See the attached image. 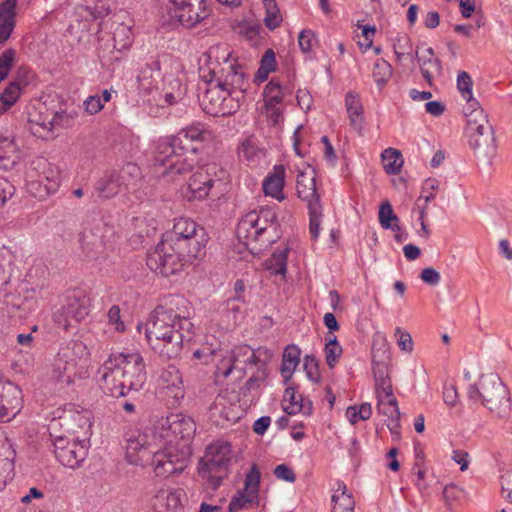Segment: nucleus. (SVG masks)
Listing matches in <instances>:
<instances>
[{
    "label": "nucleus",
    "mask_w": 512,
    "mask_h": 512,
    "mask_svg": "<svg viewBox=\"0 0 512 512\" xmlns=\"http://www.w3.org/2000/svg\"><path fill=\"white\" fill-rule=\"evenodd\" d=\"M205 229L186 217L176 219L155 249L147 255V266L165 277L175 275L183 266L204 253Z\"/></svg>",
    "instance_id": "f257e3e1"
},
{
    "label": "nucleus",
    "mask_w": 512,
    "mask_h": 512,
    "mask_svg": "<svg viewBox=\"0 0 512 512\" xmlns=\"http://www.w3.org/2000/svg\"><path fill=\"white\" fill-rule=\"evenodd\" d=\"M154 430L153 424L144 429H130L125 433L128 462L143 466L151 460L154 473L159 477L167 478L182 473L189 463V451L164 449L162 436Z\"/></svg>",
    "instance_id": "f03ea898"
},
{
    "label": "nucleus",
    "mask_w": 512,
    "mask_h": 512,
    "mask_svg": "<svg viewBox=\"0 0 512 512\" xmlns=\"http://www.w3.org/2000/svg\"><path fill=\"white\" fill-rule=\"evenodd\" d=\"M193 324L188 316L181 315L166 305L157 306L146 326V339L152 350L165 359L180 355L183 342L191 339Z\"/></svg>",
    "instance_id": "7ed1b4c3"
},
{
    "label": "nucleus",
    "mask_w": 512,
    "mask_h": 512,
    "mask_svg": "<svg viewBox=\"0 0 512 512\" xmlns=\"http://www.w3.org/2000/svg\"><path fill=\"white\" fill-rule=\"evenodd\" d=\"M98 375L104 393L115 398L140 391L147 379L144 358L137 351L111 353Z\"/></svg>",
    "instance_id": "20e7f679"
},
{
    "label": "nucleus",
    "mask_w": 512,
    "mask_h": 512,
    "mask_svg": "<svg viewBox=\"0 0 512 512\" xmlns=\"http://www.w3.org/2000/svg\"><path fill=\"white\" fill-rule=\"evenodd\" d=\"M238 240L252 253H258L279 237L277 215L269 208L250 211L236 228Z\"/></svg>",
    "instance_id": "39448f33"
},
{
    "label": "nucleus",
    "mask_w": 512,
    "mask_h": 512,
    "mask_svg": "<svg viewBox=\"0 0 512 512\" xmlns=\"http://www.w3.org/2000/svg\"><path fill=\"white\" fill-rule=\"evenodd\" d=\"M467 395L471 400H481L483 406L497 418L506 419L511 412L509 390L496 374L482 375L476 384L469 385Z\"/></svg>",
    "instance_id": "423d86ee"
},
{
    "label": "nucleus",
    "mask_w": 512,
    "mask_h": 512,
    "mask_svg": "<svg viewBox=\"0 0 512 512\" xmlns=\"http://www.w3.org/2000/svg\"><path fill=\"white\" fill-rule=\"evenodd\" d=\"M231 445L216 441L207 446L204 456L198 463V474L209 486L216 490L230 474Z\"/></svg>",
    "instance_id": "0eeeda50"
},
{
    "label": "nucleus",
    "mask_w": 512,
    "mask_h": 512,
    "mask_svg": "<svg viewBox=\"0 0 512 512\" xmlns=\"http://www.w3.org/2000/svg\"><path fill=\"white\" fill-rule=\"evenodd\" d=\"M155 430L161 437L164 449L173 450L187 449L189 455L191 450L189 442L196 431L195 422L191 417L180 413H171L167 417H161L154 423Z\"/></svg>",
    "instance_id": "6e6552de"
},
{
    "label": "nucleus",
    "mask_w": 512,
    "mask_h": 512,
    "mask_svg": "<svg viewBox=\"0 0 512 512\" xmlns=\"http://www.w3.org/2000/svg\"><path fill=\"white\" fill-rule=\"evenodd\" d=\"M197 152L187 151L176 147L174 143L160 138L155 144L154 163L162 167V176L174 178L192 171L197 159Z\"/></svg>",
    "instance_id": "1a4fd4ad"
},
{
    "label": "nucleus",
    "mask_w": 512,
    "mask_h": 512,
    "mask_svg": "<svg viewBox=\"0 0 512 512\" xmlns=\"http://www.w3.org/2000/svg\"><path fill=\"white\" fill-rule=\"evenodd\" d=\"M228 177V171L220 164H206L190 177L186 198L191 201L204 200L210 194L218 196L224 191Z\"/></svg>",
    "instance_id": "9d476101"
},
{
    "label": "nucleus",
    "mask_w": 512,
    "mask_h": 512,
    "mask_svg": "<svg viewBox=\"0 0 512 512\" xmlns=\"http://www.w3.org/2000/svg\"><path fill=\"white\" fill-rule=\"evenodd\" d=\"M83 422L82 436H59L54 442V454L58 461L69 468L75 469L86 459L90 446L91 423L87 418L79 417Z\"/></svg>",
    "instance_id": "9b49d317"
},
{
    "label": "nucleus",
    "mask_w": 512,
    "mask_h": 512,
    "mask_svg": "<svg viewBox=\"0 0 512 512\" xmlns=\"http://www.w3.org/2000/svg\"><path fill=\"white\" fill-rule=\"evenodd\" d=\"M89 350L85 343L79 340L70 341L57 354L53 364L54 377L62 382L71 383L77 374L81 361H86Z\"/></svg>",
    "instance_id": "f8f14e48"
},
{
    "label": "nucleus",
    "mask_w": 512,
    "mask_h": 512,
    "mask_svg": "<svg viewBox=\"0 0 512 512\" xmlns=\"http://www.w3.org/2000/svg\"><path fill=\"white\" fill-rule=\"evenodd\" d=\"M201 77L207 83H216L229 90L234 95L243 98L248 81L242 67L236 62H226L225 66H209V74H205V68H200Z\"/></svg>",
    "instance_id": "ddd939ff"
},
{
    "label": "nucleus",
    "mask_w": 512,
    "mask_h": 512,
    "mask_svg": "<svg viewBox=\"0 0 512 512\" xmlns=\"http://www.w3.org/2000/svg\"><path fill=\"white\" fill-rule=\"evenodd\" d=\"M201 105L203 110L212 116H228L234 114L240 107L241 98L216 83H208Z\"/></svg>",
    "instance_id": "4468645a"
},
{
    "label": "nucleus",
    "mask_w": 512,
    "mask_h": 512,
    "mask_svg": "<svg viewBox=\"0 0 512 512\" xmlns=\"http://www.w3.org/2000/svg\"><path fill=\"white\" fill-rule=\"evenodd\" d=\"M90 298L82 294L65 297L63 304L53 313V320L58 327L68 330L72 322H81L90 312Z\"/></svg>",
    "instance_id": "2eb2a0df"
},
{
    "label": "nucleus",
    "mask_w": 512,
    "mask_h": 512,
    "mask_svg": "<svg viewBox=\"0 0 512 512\" xmlns=\"http://www.w3.org/2000/svg\"><path fill=\"white\" fill-rule=\"evenodd\" d=\"M481 123L468 126L470 131L469 145L477 156L491 159L496 154V142L493 127L489 124L487 115L478 112Z\"/></svg>",
    "instance_id": "dca6fc26"
},
{
    "label": "nucleus",
    "mask_w": 512,
    "mask_h": 512,
    "mask_svg": "<svg viewBox=\"0 0 512 512\" xmlns=\"http://www.w3.org/2000/svg\"><path fill=\"white\" fill-rule=\"evenodd\" d=\"M69 120L64 111H56L51 115L42 113L36 108L27 112L26 128L34 136L41 139H48L52 136V130L56 126L64 127Z\"/></svg>",
    "instance_id": "f3484780"
},
{
    "label": "nucleus",
    "mask_w": 512,
    "mask_h": 512,
    "mask_svg": "<svg viewBox=\"0 0 512 512\" xmlns=\"http://www.w3.org/2000/svg\"><path fill=\"white\" fill-rule=\"evenodd\" d=\"M38 165L42 166V171L38 174L37 179L29 181L28 188L35 197L44 199L57 192L61 183V175L59 168L46 160H40Z\"/></svg>",
    "instance_id": "a211bd4d"
},
{
    "label": "nucleus",
    "mask_w": 512,
    "mask_h": 512,
    "mask_svg": "<svg viewBox=\"0 0 512 512\" xmlns=\"http://www.w3.org/2000/svg\"><path fill=\"white\" fill-rule=\"evenodd\" d=\"M212 137V132L204 124L195 122L181 129L176 135L164 139L171 141L180 149L198 152L196 144L209 141Z\"/></svg>",
    "instance_id": "6ab92c4d"
},
{
    "label": "nucleus",
    "mask_w": 512,
    "mask_h": 512,
    "mask_svg": "<svg viewBox=\"0 0 512 512\" xmlns=\"http://www.w3.org/2000/svg\"><path fill=\"white\" fill-rule=\"evenodd\" d=\"M22 407V392L11 382H0V421L14 418Z\"/></svg>",
    "instance_id": "aec40b11"
},
{
    "label": "nucleus",
    "mask_w": 512,
    "mask_h": 512,
    "mask_svg": "<svg viewBox=\"0 0 512 512\" xmlns=\"http://www.w3.org/2000/svg\"><path fill=\"white\" fill-rule=\"evenodd\" d=\"M162 392L168 398V404L175 406L185 396L183 380L180 371L174 365H169L160 374Z\"/></svg>",
    "instance_id": "412c9836"
},
{
    "label": "nucleus",
    "mask_w": 512,
    "mask_h": 512,
    "mask_svg": "<svg viewBox=\"0 0 512 512\" xmlns=\"http://www.w3.org/2000/svg\"><path fill=\"white\" fill-rule=\"evenodd\" d=\"M172 20L178 22L185 28H193L209 16L207 2L188 7H181L180 12L168 11Z\"/></svg>",
    "instance_id": "4be33fe9"
},
{
    "label": "nucleus",
    "mask_w": 512,
    "mask_h": 512,
    "mask_svg": "<svg viewBox=\"0 0 512 512\" xmlns=\"http://www.w3.org/2000/svg\"><path fill=\"white\" fill-rule=\"evenodd\" d=\"M415 60L419 64L424 80L431 86L433 79L442 74V64L440 59L435 56L433 48L429 47L426 48L421 55L416 51Z\"/></svg>",
    "instance_id": "5701e85b"
},
{
    "label": "nucleus",
    "mask_w": 512,
    "mask_h": 512,
    "mask_svg": "<svg viewBox=\"0 0 512 512\" xmlns=\"http://www.w3.org/2000/svg\"><path fill=\"white\" fill-rule=\"evenodd\" d=\"M296 189L298 197L307 203V207H310V204L314 202L320 203L314 170L298 172Z\"/></svg>",
    "instance_id": "b1692460"
},
{
    "label": "nucleus",
    "mask_w": 512,
    "mask_h": 512,
    "mask_svg": "<svg viewBox=\"0 0 512 512\" xmlns=\"http://www.w3.org/2000/svg\"><path fill=\"white\" fill-rule=\"evenodd\" d=\"M17 0H5L0 3V46L11 36L16 25Z\"/></svg>",
    "instance_id": "393cba45"
},
{
    "label": "nucleus",
    "mask_w": 512,
    "mask_h": 512,
    "mask_svg": "<svg viewBox=\"0 0 512 512\" xmlns=\"http://www.w3.org/2000/svg\"><path fill=\"white\" fill-rule=\"evenodd\" d=\"M285 185V169L282 165H275L270 173L265 177L262 188L267 196H271L278 201H282L285 196L283 188Z\"/></svg>",
    "instance_id": "a878e982"
},
{
    "label": "nucleus",
    "mask_w": 512,
    "mask_h": 512,
    "mask_svg": "<svg viewBox=\"0 0 512 512\" xmlns=\"http://www.w3.org/2000/svg\"><path fill=\"white\" fill-rule=\"evenodd\" d=\"M124 188H129V183L122 181L117 171L105 173L95 187L98 196L103 199L116 196Z\"/></svg>",
    "instance_id": "bb28decb"
},
{
    "label": "nucleus",
    "mask_w": 512,
    "mask_h": 512,
    "mask_svg": "<svg viewBox=\"0 0 512 512\" xmlns=\"http://www.w3.org/2000/svg\"><path fill=\"white\" fill-rule=\"evenodd\" d=\"M386 416L388 417V422L386 426L392 433L395 439H399L400 437V417L401 413L398 407V401L393 394V387L391 384L386 383Z\"/></svg>",
    "instance_id": "cd10ccee"
},
{
    "label": "nucleus",
    "mask_w": 512,
    "mask_h": 512,
    "mask_svg": "<svg viewBox=\"0 0 512 512\" xmlns=\"http://www.w3.org/2000/svg\"><path fill=\"white\" fill-rule=\"evenodd\" d=\"M283 409L289 415L302 413L310 415L312 413V402L305 400L302 395H298L294 388H286L283 396Z\"/></svg>",
    "instance_id": "c85d7f7f"
},
{
    "label": "nucleus",
    "mask_w": 512,
    "mask_h": 512,
    "mask_svg": "<svg viewBox=\"0 0 512 512\" xmlns=\"http://www.w3.org/2000/svg\"><path fill=\"white\" fill-rule=\"evenodd\" d=\"M345 107L351 127L358 133L363 128V106L358 94L349 91L345 97Z\"/></svg>",
    "instance_id": "c756f323"
},
{
    "label": "nucleus",
    "mask_w": 512,
    "mask_h": 512,
    "mask_svg": "<svg viewBox=\"0 0 512 512\" xmlns=\"http://www.w3.org/2000/svg\"><path fill=\"white\" fill-rule=\"evenodd\" d=\"M382 336L377 335L372 344V365L373 373L376 382V392L378 397L381 395V391H384V374H383V351L381 344Z\"/></svg>",
    "instance_id": "7c9ffc66"
},
{
    "label": "nucleus",
    "mask_w": 512,
    "mask_h": 512,
    "mask_svg": "<svg viewBox=\"0 0 512 512\" xmlns=\"http://www.w3.org/2000/svg\"><path fill=\"white\" fill-rule=\"evenodd\" d=\"M200 61L206 65L205 74H209V66L219 65L223 67L226 62H235L231 57L229 49L220 45L210 47L208 51L202 55Z\"/></svg>",
    "instance_id": "2f4dec72"
},
{
    "label": "nucleus",
    "mask_w": 512,
    "mask_h": 512,
    "mask_svg": "<svg viewBox=\"0 0 512 512\" xmlns=\"http://www.w3.org/2000/svg\"><path fill=\"white\" fill-rule=\"evenodd\" d=\"M301 350L297 345H288L282 355L280 372L285 382L289 381L300 363Z\"/></svg>",
    "instance_id": "473e14b6"
},
{
    "label": "nucleus",
    "mask_w": 512,
    "mask_h": 512,
    "mask_svg": "<svg viewBox=\"0 0 512 512\" xmlns=\"http://www.w3.org/2000/svg\"><path fill=\"white\" fill-rule=\"evenodd\" d=\"M251 355V348L248 345H241L235 347L231 351H227V368L220 367L222 369V376L228 377L234 369L243 370L244 367H239V364L247 365L249 357Z\"/></svg>",
    "instance_id": "72a5a7b5"
},
{
    "label": "nucleus",
    "mask_w": 512,
    "mask_h": 512,
    "mask_svg": "<svg viewBox=\"0 0 512 512\" xmlns=\"http://www.w3.org/2000/svg\"><path fill=\"white\" fill-rule=\"evenodd\" d=\"M332 512H354L355 501L343 482L338 483L332 495Z\"/></svg>",
    "instance_id": "f704fd0d"
},
{
    "label": "nucleus",
    "mask_w": 512,
    "mask_h": 512,
    "mask_svg": "<svg viewBox=\"0 0 512 512\" xmlns=\"http://www.w3.org/2000/svg\"><path fill=\"white\" fill-rule=\"evenodd\" d=\"M393 50L399 63H413L415 61V52L412 42L406 34L399 35L393 42Z\"/></svg>",
    "instance_id": "c9c22d12"
},
{
    "label": "nucleus",
    "mask_w": 512,
    "mask_h": 512,
    "mask_svg": "<svg viewBox=\"0 0 512 512\" xmlns=\"http://www.w3.org/2000/svg\"><path fill=\"white\" fill-rule=\"evenodd\" d=\"M290 248L285 246L282 249H277L270 258L265 261V268L272 275L285 276L287 272V258Z\"/></svg>",
    "instance_id": "e433bc0d"
},
{
    "label": "nucleus",
    "mask_w": 512,
    "mask_h": 512,
    "mask_svg": "<svg viewBox=\"0 0 512 512\" xmlns=\"http://www.w3.org/2000/svg\"><path fill=\"white\" fill-rule=\"evenodd\" d=\"M287 87H283L280 82L273 78L264 89L265 105H280L286 93H289Z\"/></svg>",
    "instance_id": "4c0bfd02"
},
{
    "label": "nucleus",
    "mask_w": 512,
    "mask_h": 512,
    "mask_svg": "<svg viewBox=\"0 0 512 512\" xmlns=\"http://www.w3.org/2000/svg\"><path fill=\"white\" fill-rule=\"evenodd\" d=\"M326 344L324 348L326 363L329 368H334L342 354V347L332 333L326 335Z\"/></svg>",
    "instance_id": "58836bf2"
},
{
    "label": "nucleus",
    "mask_w": 512,
    "mask_h": 512,
    "mask_svg": "<svg viewBox=\"0 0 512 512\" xmlns=\"http://www.w3.org/2000/svg\"><path fill=\"white\" fill-rule=\"evenodd\" d=\"M21 88L18 83L10 82L0 95V115L8 111L18 100Z\"/></svg>",
    "instance_id": "ea45409f"
},
{
    "label": "nucleus",
    "mask_w": 512,
    "mask_h": 512,
    "mask_svg": "<svg viewBox=\"0 0 512 512\" xmlns=\"http://www.w3.org/2000/svg\"><path fill=\"white\" fill-rule=\"evenodd\" d=\"M133 41L132 31L128 26L120 25L113 34V48L118 52L126 51Z\"/></svg>",
    "instance_id": "a19ab883"
},
{
    "label": "nucleus",
    "mask_w": 512,
    "mask_h": 512,
    "mask_svg": "<svg viewBox=\"0 0 512 512\" xmlns=\"http://www.w3.org/2000/svg\"><path fill=\"white\" fill-rule=\"evenodd\" d=\"M263 4L265 8V26L270 30H274L279 27L282 22L277 3L275 0H263Z\"/></svg>",
    "instance_id": "79ce46f5"
},
{
    "label": "nucleus",
    "mask_w": 512,
    "mask_h": 512,
    "mask_svg": "<svg viewBox=\"0 0 512 512\" xmlns=\"http://www.w3.org/2000/svg\"><path fill=\"white\" fill-rule=\"evenodd\" d=\"M17 159L16 146L13 140L3 138L0 140V163L4 168L14 165Z\"/></svg>",
    "instance_id": "37998d69"
},
{
    "label": "nucleus",
    "mask_w": 512,
    "mask_h": 512,
    "mask_svg": "<svg viewBox=\"0 0 512 512\" xmlns=\"http://www.w3.org/2000/svg\"><path fill=\"white\" fill-rule=\"evenodd\" d=\"M79 241L83 251H85L89 257H93L94 254L102 248L100 236L93 234L92 231L82 232Z\"/></svg>",
    "instance_id": "c03bdc74"
},
{
    "label": "nucleus",
    "mask_w": 512,
    "mask_h": 512,
    "mask_svg": "<svg viewBox=\"0 0 512 512\" xmlns=\"http://www.w3.org/2000/svg\"><path fill=\"white\" fill-rule=\"evenodd\" d=\"M404 164L402 153L395 148H386V173L397 174Z\"/></svg>",
    "instance_id": "a18cd8bd"
},
{
    "label": "nucleus",
    "mask_w": 512,
    "mask_h": 512,
    "mask_svg": "<svg viewBox=\"0 0 512 512\" xmlns=\"http://www.w3.org/2000/svg\"><path fill=\"white\" fill-rule=\"evenodd\" d=\"M463 99L466 100L467 104L464 107V113L467 117L468 126L476 125V123H481L479 120L481 118L480 114L478 112L484 113V110L480 107L479 102L473 98V94L471 95V98L464 97Z\"/></svg>",
    "instance_id": "49530a36"
},
{
    "label": "nucleus",
    "mask_w": 512,
    "mask_h": 512,
    "mask_svg": "<svg viewBox=\"0 0 512 512\" xmlns=\"http://www.w3.org/2000/svg\"><path fill=\"white\" fill-rule=\"evenodd\" d=\"M256 499V496H252L250 493L244 490L238 491L229 503V512H239L243 509H246Z\"/></svg>",
    "instance_id": "de8ad7c7"
},
{
    "label": "nucleus",
    "mask_w": 512,
    "mask_h": 512,
    "mask_svg": "<svg viewBox=\"0 0 512 512\" xmlns=\"http://www.w3.org/2000/svg\"><path fill=\"white\" fill-rule=\"evenodd\" d=\"M309 210V232L312 239L316 240L319 236L320 219L322 216L321 203L314 202L308 207Z\"/></svg>",
    "instance_id": "09e8293b"
},
{
    "label": "nucleus",
    "mask_w": 512,
    "mask_h": 512,
    "mask_svg": "<svg viewBox=\"0 0 512 512\" xmlns=\"http://www.w3.org/2000/svg\"><path fill=\"white\" fill-rule=\"evenodd\" d=\"M394 339L397 346L402 352L408 354H411L413 352L414 342L411 334L408 331L403 330L400 327H397L394 332Z\"/></svg>",
    "instance_id": "8fccbe9b"
},
{
    "label": "nucleus",
    "mask_w": 512,
    "mask_h": 512,
    "mask_svg": "<svg viewBox=\"0 0 512 512\" xmlns=\"http://www.w3.org/2000/svg\"><path fill=\"white\" fill-rule=\"evenodd\" d=\"M16 56L17 52L12 48L6 49L0 54V82L8 76L15 63Z\"/></svg>",
    "instance_id": "3c124183"
},
{
    "label": "nucleus",
    "mask_w": 512,
    "mask_h": 512,
    "mask_svg": "<svg viewBox=\"0 0 512 512\" xmlns=\"http://www.w3.org/2000/svg\"><path fill=\"white\" fill-rule=\"evenodd\" d=\"M260 472L256 465H253L245 477L244 491L250 493L252 496L258 497Z\"/></svg>",
    "instance_id": "603ef678"
},
{
    "label": "nucleus",
    "mask_w": 512,
    "mask_h": 512,
    "mask_svg": "<svg viewBox=\"0 0 512 512\" xmlns=\"http://www.w3.org/2000/svg\"><path fill=\"white\" fill-rule=\"evenodd\" d=\"M117 173L122 181L129 183V186H134L133 182L141 176L140 168L134 163L125 164Z\"/></svg>",
    "instance_id": "864d4df0"
},
{
    "label": "nucleus",
    "mask_w": 512,
    "mask_h": 512,
    "mask_svg": "<svg viewBox=\"0 0 512 512\" xmlns=\"http://www.w3.org/2000/svg\"><path fill=\"white\" fill-rule=\"evenodd\" d=\"M439 187V181L435 178H428L424 181L422 185V193L418 198V202L422 199L425 201V206L427 207V203L431 200L435 199V190Z\"/></svg>",
    "instance_id": "5fc2aeb1"
},
{
    "label": "nucleus",
    "mask_w": 512,
    "mask_h": 512,
    "mask_svg": "<svg viewBox=\"0 0 512 512\" xmlns=\"http://www.w3.org/2000/svg\"><path fill=\"white\" fill-rule=\"evenodd\" d=\"M259 155L260 151L252 140L244 141L239 149L240 158L247 160L249 163H254Z\"/></svg>",
    "instance_id": "6e6d98bb"
},
{
    "label": "nucleus",
    "mask_w": 512,
    "mask_h": 512,
    "mask_svg": "<svg viewBox=\"0 0 512 512\" xmlns=\"http://www.w3.org/2000/svg\"><path fill=\"white\" fill-rule=\"evenodd\" d=\"M303 367L309 380L315 383L320 380L318 361L314 356L306 355L304 357Z\"/></svg>",
    "instance_id": "4d7b16f0"
},
{
    "label": "nucleus",
    "mask_w": 512,
    "mask_h": 512,
    "mask_svg": "<svg viewBox=\"0 0 512 512\" xmlns=\"http://www.w3.org/2000/svg\"><path fill=\"white\" fill-rule=\"evenodd\" d=\"M472 79L466 71H460L457 75V88L461 96L471 98L472 95Z\"/></svg>",
    "instance_id": "13d9d810"
},
{
    "label": "nucleus",
    "mask_w": 512,
    "mask_h": 512,
    "mask_svg": "<svg viewBox=\"0 0 512 512\" xmlns=\"http://www.w3.org/2000/svg\"><path fill=\"white\" fill-rule=\"evenodd\" d=\"M316 42L315 35L312 30H302L298 36V44L300 49L304 52H310Z\"/></svg>",
    "instance_id": "bf43d9fd"
},
{
    "label": "nucleus",
    "mask_w": 512,
    "mask_h": 512,
    "mask_svg": "<svg viewBox=\"0 0 512 512\" xmlns=\"http://www.w3.org/2000/svg\"><path fill=\"white\" fill-rule=\"evenodd\" d=\"M376 33V29L374 26H368L364 25L362 26V33L361 36L363 37V40H358V45L360 49L363 50V52L367 51L369 48L372 47L373 44V38Z\"/></svg>",
    "instance_id": "052dcab7"
},
{
    "label": "nucleus",
    "mask_w": 512,
    "mask_h": 512,
    "mask_svg": "<svg viewBox=\"0 0 512 512\" xmlns=\"http://www.w3.org/2000/svg\"><path fill=\"white\" fill-rule=\"evenodd\" d=\"M274 475L277 479L293 483L296 480L294 471L286 464L277 465L274 469Z\"/></svg>",
    "instance_id": "680f3d73"
},
{
    "label": "nucleus",
    "mask_w": 512,
    "mask_h": 512,
    "mask_svg": "<svg viewBox=\"0 0 512 512\" xmlns=\"http://www.w3.org/2000/svg\"><path fill=\"white\" fill-rule=\"evenodd\" d=\"M84 107L87 113L93 115L101 111L104 106L100 95H92L84 101Z\"/></svg>",
    "instance_id": "e2e57ef3"
},
{
    "label": "nucleus",
    "mask_w": 512,
    "mask_h": 512,
    "mask_svg": "<svg viewBox=\"0 0 512 512\" xmlns=\"http://www.w3.org/2000/svg\"><path fill=\"white\" fill-rule=\"evenodd\" d=\"M420 279L429 284V285H437L440 282L441 276L438 271L434 268H424L420 273Z\"/></svg>",
    "instance_id": "0e129e2a"
},
{
    "label": "nucleus",
    "mask_w": 512,
    "mask_h": 512,
    "mask_svg": "<svg viewBox=\"0 0 512 512\" xmlns=\"http://www.w3.org/2000/svg\"><path fill=\"white\" fill-rule=\"evenodd\" d=\"M34 79V73L26 66H21L16 71V80L14 82L18 85H28Z\"/></svg>",
    "instance_id": "69168bd1"
},
{
    "label": "nucleus",
    "mask_w": 512,
    "mask_h": 512,
    "mask_svg": "<svg viewBox=\"0 0 512 512\" xmlns=\"http://www.w3.org/2000/svg\"><path fill=\"white\" fill-rule=\"evenodd\" d=\"M15 192L14 186L5 179H0V207H2Z\"/></svg>",
    "instance_id": "338daca9"
},
{
    "label": "nucleus",
    "mask_w": 512,
    "mask_h": 512,
    "mask_svg": "<svg viewBox=\"0 0 512 512\" xmlns=\"http://www.w3.org/2000/svg\"><path fill=\"white\" fill-rule=\"evenodd\" d=\"M501 488L506 492V499L512 503V470L502 474L500 478Z\"/></svg>",
    "instance_id": "774afa93"
}]
</instances>
